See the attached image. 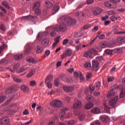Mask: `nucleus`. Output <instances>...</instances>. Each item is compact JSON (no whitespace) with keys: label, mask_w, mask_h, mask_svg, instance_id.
<instances>
[{"label":"nucleus","mask_w":125,"mask_h":125,"mask_svg":"<svg viewBox=\"0 0 125 125\" xmlns=\"http://www.w3.org/2000/svg\"><path fill=\"white\" fill-rule=\"evenodd\" d=\"M58 22L61 24L60 26L56 25L54 27L49 26L48 29L51 28L54 31L65 32L67 30V26H72L77 23V21L69 16H63L58 20Z\"/></svg>","instance_id":"f257e3e1"},{"label":"nucleus","mask_w":125,"mask_h":125,"mask_svg":"<svg viewBox=\"0 0 125 125\" xmlns=\"http://www.w3.org/2000/svg\"><path fill=\"white\" fill-rule=\"evenodd\" d=\"M19 67H20V64L19 63H17L14 66L13 69L15 71H16L17 73H21V72H24V71H26V70H28V69H29V66L28 65L24 66L20 69H19Z\"/></svg>","instance_id":"f03ea898"},{"label":"nucleus","mask_w":125,"mask_h":125,"mask_svg":"<svg viewBox=\"0 0 125 125\" xmlns=\"http://www.w3.org/2000/svg\"><path fill=\"white\" fill-rule=\"evenodd\" d=\"M50 105L55 108H58V107H61L63 105V103L61 101L56 99L53 101L51 103Z\"/></svg>","instance_id":"7ed1b4c3"},{"label":"nucleus","mask_w":125,"mask_h":125,"mask_svg":"<svg viewBox=\"0 0 125 125\" xmlns=\"http://www.w3.org/2000/svg\"><path fill=\"white\" fill-rule=\"evenodd\" d=\"M75 103L73 104V108L74 109H79L82 108L83 104H82V101L79 100L78 99H75L74 100Z\"/></svg>","instance_id":"20e7f679"},{"label":"nucleus","mask_w":125,"mask_h":125,"mask_svg":"<svg viewBox=\"0 0 125 125\" xmlns=\"http://www.w3.org/2000/svg\"><path fill=\"white\" fill-rule=\"evenodd\" d=\"M118 87L117 85H114L112 86L110 88V92L108 93V94L107 96V98H109L110 96H114V95H116V93L115 92H112L113 90H115L116 88Z\"/></svg>","instance_id":"39448f33"},{"label":"nucleus","mask_w":125,"mask_h":125,"mask_svg":"<svg viewBox=\"0 0 125 125\" xmlns=\"http://www.w3.org/2000/svg\"><path fill=\"white\" fill-rule=\"evenodd\" d=\"M69 109L67 107L64 108L62 109L61 111V113H60V118L62 121H63L64 119H65V115H66V111H68Z\"/></svg>","instance_id":"423d86ee"},{"label":"nucleus","mask_w":125,"mask_h":125,"mask_svg":"<svg viewBox=\"0 0 125 125\" xmlns=\"http://www.w3.org/2000/svg\"><path fill=\"white\" fill-rule=\"evenodd\" d=\"M118 98L119 97L116 96L114 98L110 99L109 101V104L110 106H114V105H116V103H117Z\"/></svg>","instance_id":"0eeeda50"},{"label":"nucleus","mask_w":125,"mask_h":125,"mask_svg":"<svg viewBox=\"0 0 125 125\" xmlns=\"http://www.w3.org/2000/svg\"><path fill=\"white\" fill-rule=\"evenodd\" d=\"M102 11H103V10L102 8L96 7L94 9L93 13L94 14V15H99L102 13Z\"/></svg>","instance_id":"6e6552de"},{"label":"nucleus","mask_w":125,"mask_h":125,"mask_svg":"<svg viewBox=\"0 0 125 125\" xmlns=\"http://www.w3.org/2000/svg\"><path fill=\"white\" fill-rule=\"evenodd\" d=\"M9 122V119L6 117H2L0 118V125H6Z\"/></svg>","instance_id":"1a4fd4ad"},{"label":"nucleus","mask_w":125,"mask_h":125,"mask_svg":"<svg viewBox=\"0 0 125 125\" xmlns=\"http://www.w3.org/2000/svg\"><path fill=\"white\" fill-rule=\"evenodd\" d=\"M118 88L121 90L120 98H124L125 97V87L124 88L123 85H120Z\"/></svg>","instance_id":"9d476101"},{"label":"nucleus","mask_w":125,"mask_h":125,"mask_svg":"<svg viewBox=\"0 0 125 125\" xmlns=\"http://www.w3.org/2000/svg\"><path fill=\"white\" fill-rule=\"evenodd\" d=\"M93 70L97 71L99 68V62L97 61L93 60L92 61Z\"/></svg>","instance_id":"9b49d317"},{"label":"nucleus","mask_w":125,"mask_h":125,"mask_svg":"<svg viewBox=\"0 0 125 125\" xmlns=\"http://www.w3.org/2000/svg\"><path fill=\"white\" fill-rule=\"evenodd\" d=\"M26 19V20H32V21H37L38 18L33 16H27L22 18V20Z\"/></svg>","instance_id":"f8f14e48"},{"label":"nucleus","mask_w":125,"mask_h":125,"mask_svg":"<svg viewBox=\"0 0 125 125\" xmlns=\"http://www.w3.org/2000/svg\"><path fill=\"white\" fill-rule=\"evenodd\" d=\"M72 55V50L67 49L65 52L62 55V58H65V57H68V56H71Z\"/></svg>","instance_id":"ddd939ff"},{"label":"nucleus","mask_w":125,"mask_h":125,"mask_svg":"<svg viewBox=\"0 0 125 125\" xmlns=\"http://www.w3.org/2000/svg\"><path fill=\"white\" fill-rule=\"evenodd\" d=\"M59 9H60V7H59V5H56L54 6L52 11V15H54V14L58 12V11H59Z\"/></svg>","instance_id":"4468645a"},{"label":"nucleus","mask_w":125,"mask_h":125,"mask_svg":"<svg viewBox=\"0 0 125 125\" xmlns=\"http://www.w3.org/2000/svg\"><path fill=\"white\" fill-rule=\"evenodd\" d=\"M21 89L24 92H28L30 90V89H29V86L25 84H23L21 86Z\"/></svg>","instance_id":"2eb2a0df"},{"label":"nucleus","mask_w":125,"mask_h":125,"mask_svg":"<svg viewBox=\"0 0 125 125\" xmlns=\"http://www.w3.org/2000/svg\"><path fill=\"white\" fill-rule=\"evenodd\" d=\"M64 82H66L67 83H77V80H74L70 77H66Z\"/></svg>","instance_id":"dca6fc26"},{"label":"nucleus","mask_w":125,"mask_h":125,"mask_svg":"<svg viewBox=\"0 0 125 125\" xmlns=\"http://www.w3.org/2000/svg\"><path fill=\"white\" fill-rule=\"evenodd\" d=\"M36 53L39 54H41V53H42L43 52V48L41 46H37L36 48Z\"/></svg>","instance_id":"f3484780"},{"label":"nucleus","mask_w":125,"mask_h":125,"mask_svg":"<svg viewBox=\"0 0 125 125\" xmlns=\"http://www.w3.org/2000/svg\"><path fill=\"white\" fill-rule=\"evenodd\" d=\"M63 88L65 91L66 92H70V91H73L74 90V87L73 86H63Z\"/></svg>","instance_id":"a211bd4d"},{"label":"nucleus","mask_w":125,"mask_h":125,"mask_svg":"<svg viewBox=\"0 0 125 125\" xmlns=\"http://www.w3.org/2000/svg\"><path fill=\"white\" fill-rule=\"evenodd\" d=\"M100 119L103 122H108V121H110V117L106 115L101 116Z\"/></svg>","instance_id":"6ab92c4d"},{"label":"nucleus","mask_w":125,"mask_h":125,"mask_svg":"<svg viewBox=\"0 0 125 125\" xmlns=\"http://www.w3.org/2000/svg\"><path fill=\"white\" fill-rule=\"evenodd\" d=\"M35 73H36V69L35 68L32 69L29 71L27 75L26 76L27 78H31L32 76H33V75H35Z\"/></svg>","instance_id":"aec40b11"},{"label":"nucleus","mask_w":125,"mask_h":125,"mask_svg":"<svg viewBox=\"0 0 125 125\" xmlns=\"http://www.w3.org/2000/svg\"><path fill=\"white\" fill-rule=\"evenodd\" d=\"M105 6H106V7H108L109 8H116V7H117V5L115 6L113 5L112 6V4L109 1L105 2Z\"/></svg>","instance_id":"412c9836"},{"label":"nucleus","mask_w":125,"mask_h":125,"mask_svg":"<svg viewBox=\"0 0 125 125\" xmlns=\"http://www.w3.org/2000/svg\"><path fill=\"white\" fill-rule=\"evenodd\" d=\"M53 76L51 74H49L47 76V77L46 78V80L45 81V83H50L51 82V80H53Z\"/></svg>","instance_id":"4be33fe9"},{"label":"nucleus","mask_w":125,"mask_h":125,"mask_svg":"<svg viewBox=\"0 0 125 125\" xmlns=\"http://www.w3.org/2000/svg\"><path fill=\"white\" fill-rule=\"evenodd\" d=\"M92 107H93V104L92 103H88L84 106L85 109H87V110L91 109Z\"/></svg>","instance_id":"5701e85b"},{"label":"nucleus","mask_w":125,"mask_h":125,"mask_svg":"<svg viewBox=\"0 0 125 125\" xmlns=\"http://www.w3.org/2000/svg\"><path fill=\"white\" fill-rule=\"evenodd\" d=\"M60 39H61V36H59L58 37H57L56 39H55V42L53 43V46L54 47L56 46L57 45V44L59 42H60Z\"/></svg>","instance_id":"b1692460"},{"label":"nucleus","mask_w":125,"mask_h":125,"mask_svg":"<svg viewBox=\"0 0 125 125\" xmlns=\"http://www.w3.org/2000/svg\"><path fill=\"white\" fill-rule=\"evenodd\" d=\"M91 112L93 114H99L100 113V109L98 107H94L91 110Z\"/></svg>","instance_id":"393cba45"},{"label":"nucleus","mask_w":125,"mask_h":125,"mask_svg":"<svg viewBox=\"0 0 125 125\" xmlns=\"http://www.w3.org/2000/svg\"><path fill=\"white\" fill-rule=\"evenodd\" d=\"M84 56L85 57H91L92 56V53L89 50L86 51L84 54Z\"/></svg>","instance_id":"a878e982"},{"label":"nucleus","mask_w":125,"mask_h":125,"mask_svg":"<svg viewBox=\"0 0 125 125\" xmlns=\"http://www.w3.org/2000/svg\"><path fill=\"white\" fill-rule=\"evenodd\" d=\"M40 6H41V3L40 2H36L33 4V9H39Z\"/></svg>","instance_id":"bb28decb"},{"label":"nucleus","mask_w":125,"mask_h":125,"mask_svg":"<svg viewBox=\"0 0 125 125\" xmlns=\"http://www.w3.org/2000/svg\"><path fill=\"white\" fill-rule=\"evenodd\" d=\"M118 41L119 43H125V37H119Z\"/></svg>","instance_id":"cd10ccee"},{"label":"nucleus","mask_w":125,"mask_h":125,"mask_svg":"<svg viewBox=\"0 0 125 125\" xmlns=\"http://www.w3.org/2000/svg\"><path fill=\"white\" fill-rule=\"evenodd\" d=\"M27 62L29 63H36V60H35L33 58L29 57L26 59Z\"/></svg>","instance_id":"c85d7f7f"},{"label":"nucleus","mask_w":125,"mask_h":125,"mask_svg":"<svg viewBox=\"0 0 125 125\" xmlns=\"http://www.w3.org/2000/svg\"><path fill=\"white\" fill-rule=\"evenodd\" d=\"M104 105L105 107L104 110L105 111V113H110V108L108 107V105H107V103H106V102L104 104Z\"/></svg>","instance_id":"c756f323"},{"label":"nucleus","mask_w":125,"mask_h":125,"mask_svg":"<svg viewBox=\"0 0 125 125\" xmlns=\"http://www.w3.org/2000/svg\"><path fill=\"white\" fill-rule=\"evenodd\" d=\"M84 67L86 69H90L91 68V63L90 62H87L84 64Z\"/></svg>","instance_id":"7c9ffc66"},{"label":"nucleus","mask_w":125,"mask_h":125,"mask_svg":"<svg viewBox=\"0 0 125 125\" xmlns=\"http://www.w3.org/2000/svg\"><path fill=\"white\" fill-rule=\"evenodd\" d=\"M86 99L87 101H88V102H90L92 101V100H93V97L90 95H87Z\"/></svg>","instance_id":"2f4dec72"},{"label":"nucleus","mask_w":125,"mask_h":125,"mask_svg":"<svg viewBox=\"0 0 125 125\" xmlns=\"http://www.w3.org/2000/svg\"><path fill=\"white\" fill-rule=\"evenodd\" d=\"M45 4L46 5V7H48V8H50L51 7H52V6L53 5V4L51 3L50 1H46L45 2Z\"/></svg>","instance_id":"473e14b6"},{"label":"nucleus","mask_w":125,"mask_h":125,"mask_svg":"<svg viewBox=\"0 0 125 125\" xmlns=\"http://www.w3.org/2000/svg\"><path fill=\"white\" fill-rule=\"evenodd\" d=\"M13 79L16 83H21L22 79L21 78H18V77H13Z\"/></svg>","instance_id":"72a5a7b5"},{"label":"nucleus","mask_w":125,"mask_h":125,"mask_svg":"<svg viewBox=\"0 0 125 125\" xmlns=\"http://www.w3.org/2000/svg\"><path fill=\"white\" fill-rule=\"evenodd\" d=\"M113 32L114 34H125V32L123 31H119V29L117 28H114L113 29Z\"/></svg>","instance_id":"f704fd0d"},{"label":"nucleus","mask_w":125,"mask_h":125,"mask_svg":"<svg viewBox=\"0 0 125 125\" xmlns=\"http://www.w3.org/2000/svg\"><path fill=\"white\" fill-rule=\"evenodd\" d=\"M2 4L6 8H7V9H9L10 8V7H9V5H8V3L7 2L4 1L2 2Z\"/></svg>","instance_id":"c9c22d12"},{"label":"nucleus","mask_w":125,"mask_h":125,"mask_svg":"<svg viewBox=\"0 0 125 125\" xmlns=\"http://www.w3.org/2000/svg\"><path fill=\"white\" fill-rule=\"evenodd\" d=\"M78 118L80 121H83L85 119V115L84 114H79L78 115Z\"/></svg>","instance_id":"e433bc0d"},{"label":"nucleus","mask_w":125,"mask_h":125,"mask_svg":"<svg viewBox=\"0 0 125 125\" xmlns=\"http://www.w3.org/2000/svg\"><path fill=\"white\" fill-rule=\"evenodd\" d=\"M42 32H40L38 34V36H37V40L38 41H42Z\"/></svg>","instance_id":"4c0bfd02"},{"label":"nucleus","mask_w":125,"mask_h":125,"mask_svg":"<svg viewBox=\"0 0 125 125\" xmlns=\"http://www.w3.org/2000/svg\"><path fill=\"white\" fill-rule=\"evenodd\" d=\"M22 57H23V55L22 54L15 55V58L16 60H20Z\"/></svg>","instance_id":"58836bf2"},{"label":"nucleus","mask_w":125,"mask_h":125,"mask_svg":"<svg viewBox=\"0 0 125 125\" xmlns=\"http://www.w3.org/2000/svg\"><path fill=\"white\" fill-rule=\"evenodd\" d=\"M101 86V82H98L96 83V90H99Z\"/></svg>","instance_id":"ea45409f"},{"label":"nucleus","mask_w":125,"mask_h":125,"mask_svg":"<svg viewBox=\"0 0 125 125\" xmlns=\"http://www.w3.org/2000/svg\"><path fill=\"white\" fill-rule=\"evenodd\" d=\"M104 53H106V54H109L110 55H112V54H113V51L110 49H106L104 51Z\"/></svg>","instance_id":"a19ab883"},{"label":"nucleus","mask_w":125,"mask_h":125,"mask_svg":"<svg viewBox=\"0 0 125 125\" xmlns=\"http://www.w3.org/2000/svg\"><path fill=\"white\" fill-rule=\"evenodd\" d=\"M75 125V121L74 120H70L67 121L66 123V125Z\"/></svg>","instance_id":"79ce46f5"},{"label":"nucleus","mask_w":125,"mask_h":125,"mask_svg":"<svg viewBox=\"0 0 125 125\" xmlns=\"http://www.w3.org/2000/svg\"><path fill=\"white\" fill-rule=\"evenodd\" d=\"M5 47H6V46L4 44L2 46H0V56H1V52H2V50H3Z\"/></svg>","instance_id":"37998d69"},{"label":"nucleus","mask_w":125,"mask_h":125,"mask_svg":"<svg viewBox=\"0 0 125 125\" xmlns=\"http://www.w3.org/2000/svg\"><path fill=\"white\" fill-rule=\"evenodd\" d=\"M108 46V43L106 42H103L101 44V47L102 48H105V47H107Z\"/></svg>","instance_id":"c03bdc74"},{"label":"nucleus","mask_w":125,"mask_h":125,"mask_svg":"<svg viewBox=\"0 0 125 125\" xmlns=\"http://www.w3.org/2000/svg\"><path fill=\"white\" fill-rule=\"evenodd\" d=\"M36 84H37V82H36V81H30L29 83V85H30V86H35V85H36Z\"/></svg>","instance_id":"a18cd8bd"},{"label":"nucleus","mask_w":125,"mask_h":125,"mask_svg":"<svg viewBox=\"0 0 125 125\" xmlns=\"http://www.w3.org/2000/svg\"><path fill=\"white\" fill-rule=\"evenodd\" d=\"M49 43V39H44L42 41V44L43 43Z\"/></svg>","instance_id":"49530a36"},{"label":"nucleus","mask_w":125,"mask_h":125,"mask_svg":"<svg viewBox=\"0 0 125 125\" xmlns=\"http://www.w3.org/2000/svg\"><path fill=\"white\" fill-rule=\"evenodd\" d=\"M91 125H100V122L98 120H96L95 122L91 124Z\"/></svg>","instance_id":"de8ad7c7"},{"label":"nucleus","mask_w":125,"mask_h":125,"mask_svg":"<svg viewBox=\"0 0 125 125\" xmlns=\"http://www.w3.org/2000/svg\"><path fill=\"white\" fill-rule=\"evenodd\" d=\"M94 89H95V86L90 85V90L91 93H93V92L94 91Z\"/></svg>","instance_id":"09e8293b"},{"label":"nucleus","mask_w":125,"mask_h":125,"mask_svg":"<svg viewBox=\"0 0 125 125\" xmlns=\"http://www.w3.org/2000/svg\"><path fill=\"white\" fill-rule=\"evenodd\" d=\"M7 63V61L5 60V59H3L1 61H0V63L1 65H5Z\"/></svg>","instance_id":"8fccbe9b"},{"label":"nucleus","mask_w":125,"mask_h":125,"mask_svg":"<svg viewBox=\"0 0 125 125\" xmlns=\"http://www.w3.org/2000/svg\"><path fill=\"white\" fill-rule=\"evenodd\" d=\"M45 83L49 88H52V83H50V82Z\"/></svg>","instance_id":"3c124183"},{"label":"nucleus","mask_w":125,"mask_h":125,"mask_svg":"<svg viewBox=\"0 0 125 125\" xmlns=\"http://www.w3.org/2000/svg\"><path fill=\"white\" fill-rule=\"evenodd\" d=\"M50 37L52 38H54L56 36V32L55 31H52L50 34Z\"/></svg>","instance_id":"603ef678"},{"label":"nucleus","mask_w":125,"mask_h":125,"mask_svg":"<svg viewBox=\"0 0 125 125\" xmlns=\"http://www.w3.org/2000/svg\"><path fill=\"white\" fill-rule=\"evenodd\" d=\"M5 99H6V98L4 96L0 97V103H2Z\"/></svg>","instance_id":"864d4df0"},{"label":"nucleus","mask_w":125,"mask_h":125,"mask_svg":"<svg viewBox=\"0 0 125 125\" xmlns=\"http://www.w3.org/2000/svg\"><path fill=\"white\" fill-rule=\"evenodd\" d=\"M97 60H99V61H103L104 60V58L102 56H98L96 57Z\"/></svg>","instance_id":"5fc2aeb1"},{"label":"nucleus","mask_w":125,"mask_h":125,"mask_svg":"<svg viewBox=\"0 0 125 125\" xmlns=\"http://www.w3.org/2000/svg\"><path fill=\"white\" fill-rule=\"evenodd\" d=\"M68 42H69V39H64L63 41L62 44L63 45H66V44H67Z\"/></svg>","instance_id":"6e6d98bb"},{"label":"nucleus","mask_w":125,"mask_h":125,"mask_svg":"<svg viewBox=\"0 0 125 125\" xmlns=\"http://www.w3.org/2000/svg\"><path fill=\"white\" fill-rule=\"evenodd\" d=\"M82 43H79V45L76 46V50H79V49H82Z\"/></svg>","instance_id":"4d7b16f0"},{"label":"nucleus","mask_w":125,"mask_h":125,"mask_svg":"<svg viewBox=\"0 0 125 125\" xmlns=\"http://www.w3.org/2000/svg\"><path fill=\"white\" fill-rule=\"evenodd\" d=\"M110 19L111 21H113V22L115 21H117V17H115V16L113 15L110 17Z\"/></svg>","instance_id":"13d9d810"},{"label":"nucleus","mask_w":125,"mask_h":125,"mask_svg":"<svg viewBox=\"0 0 125 125\" xmlns=\"http://www.w3.org/2000/svg\"><path fill=\"white\" fill-rule=\"evenodd\" d=\"M42 46H43L44 48H46V47H48L49 46V43H44L42 44Z\"/></svg>","instance_id":"bf43d9fd"},{"label":"nucleus","mask_w":125,"mask_h":125,"mask_svg":"<svg viewBox=\"0 0 125 125\" xmlns=\"http://www.w3.org/2000/svg\"><path fill=\"white\" fill-rule=\"evenodd\" d=\"M0 29L2 30V31H4L6 30L5 26L3 24H1L0 25Z\"/></svg>","instance_id":"052dcab7"},{"label":"nucleus","mask_w":125,"mask_h":125,"mask_svg":"<svg viewBox=\"0 0 125 125\" xmlns=\"http://www.w3.org/2000/svg\"><path fill=\"white\" fill-rule=\"evenodd\" d=\"M81 36H82V34H81L80 32H77L75 34L74 37L75 38H79Z\"/></svg>","instance_id":"680f3d73"},{"label":"nucleus","mask_w":125,"mask_h":125,"mask_svg":"<svg viewBox=\"0 0 125 125\" xmlns=\"http://www.w3.org/2000/svg\"><path fill=\"white\" fill-rule=\"evenodd\" d=\"M80 79L82 82H84L85 80L84 77L83 76V74L82 73H80Z\"/></svg>","instance_id":"e2e57ef3"},{"label":"nucleus","mask_w":125,"mask_h":125,"mask_svg":"<svg viewBox=\"0 0 125 125\" xmlns=\"http://www.w3.org/2000/svg\"><path fill=\"white\" fill-rule=\"evenodd\" d=\"M50 54V50H46L45 52V55L46 56H48Z\"/></svg>","instance_id":"0e129e2a"},{"label":"nucleus","mask_w":125,"mask_h":125,"mask_svg":"<svg viewBox=\"0 0 125 125\" xmlns=\"http://www.w3.org/2000/svg\"><path fill=\"white\" fill-rule=\"evenodd\" d=\"M94 2L93 0H87V4H92Z\"/></svg>","instance_id":"69168bd1"},{"label":"nucleus","mask_w":125,"mask_h":125,"mask_svg":"<svg viewBox=\"0 0 125 125\" xmlns=\"http://www.w3.org/2000/svg\"><path fill=\"white\" fill-rule=\"evenodd\" d=\"M92 77V74L91 73H88L86 76L87 80H89Z\"/></svg>","instance_id":"338daca9"},{"label":"nucleus","mask_w":125,"mask_h":125,"mask_svg":"<svg viewBox=\"0 0 125 125\" xmlns=\"http://www.w3.org/2000/svg\"><path fill=\"white\" fill-rule=\"evenodd\" d=\"M111 23V21H106L104 22V26H108L109 24Z\"/></svg>","instance_id":"774afa93"}]
</instances>
